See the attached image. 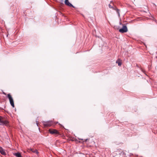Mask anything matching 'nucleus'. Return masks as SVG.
<instances>
[{
  "mask_svg": "<svg viewBox=\"0 0 157 157\" xmlns=\"http://www.w3.org/2000/svg\"><path fill=\"white\" fill-rule=\"evenodd\" d=\"M44 125L45 127H50L52 125H55L56 124L52 121H43L42 122Z\"/></svg>",
  "mask_w": 157,
  "mask_h": 157,
  "instance_id": "1",
  "label": "nucleus"
},
{
  "mask_svg": "<svg viewBox=\"0 0 157 157\" xmlns=\"http://www.w3.org/2000/svg\"><path fill=\"white\" fill-rule=\"evenodd\" d=\"M9 122L7 120L3 121V117L0 116V125H1L8 126Z\"/></svg>",
  "mask_w": 157,
  "mask_h": 157,
  "instance_id": "2",
  "label": "nucleus"
},
{
  "mask_svg": "<svg viewBox=\"0 0 157 157\" xmlns=\"http://www.w3.org/2000/svg\"><path fill=\"white\" fill-rule=\"evenodd\" d=\"M7 97L9 100L11 105L13 107H14V105L13 100L11 95L10 94H8L7 95Z\"/></svg>",
  "mask_w": 157,
  "mask_h": 157,
  "instance_id": "3",
  "label": "nucleus"
},
{
  "mask_svg": "<svg viewBox=\"0 0 157 157\" xmlns=\"http://www.w3.org/2000/svg\"><path fill=\"white\" fill-rule=\"evenodd\" d=\"M128 29L126 25H123L122 28L119 30V32L121 33H124L127 32Z\"/></svg>",
  "mask_w": 157,
  "mask_h": 157,
  "instance_id": "4",
  "label": "nucleus"
},
{
  "mask_svg": "<svg viewBox=\"0 0 157 157\" xmlns=\"http://www.w3.org/2000/svg\"><path fill=\"white\" fill-rule=\"evenodd\" d=\"M109 7L110 8H112L113 9L115 10L117 14H118V16H120V12H119V10L116 7H113L110 4L109 5Z\"/></svg>",
  "mask_w": 157,
  "mask_h": 157,
  "instance_id": "5",
  "label": "nucleus"
},
{
  "mask_svg": "<svg viewBox=\"0 0 157 157\" xmlns=\"http://www.w3.org/2000/svg\"><path fill=\"white\" fill-rule=\"evenodd\" d=\"M49 132L52 134H58V132L57 130L55 129H49Z\"/></svg>",
  "mask_w": 157,
  "mask_h": 157,
  "instance_id": "6",
  "label": "nucleus"
},
{
  "mask_svg": "<svg viewBox=\"0 0 157 157\" xmlns=\"http://www.w3.org/2000/svg\"><path fill=\"white\" fill-rule=\"evenodd\" d=\"M0 152L2 154L4 155L6 154V153L4 150L1 147H0Z\"/></svg>",
  "mask_w": 157,
  "mask_h": 157,
  "instance_id": "7",
  "label": "nucleus"
},
{
  "mask_svg": "<svg viewBox=\"0 0 157 157\" xmlns=\"http://www.w3.org/2000/svg\"><path fill=\"white\" fill-rule=\"evenodd\" d=\"M65 3L66 5L69 6L70 7H74L73 5H72L69 2L68 0L66 2H65Z\"/></svg>",
  "mask_w": 157,
  "mask_h": 157,
  "instance_id": "8",
  "label": "nucleus"
},
{
  "mask_svg": "<svg viewBox=\"0 0 157 157\" xmlns=\"http://www.w3.org/2000/svg\"><path fill=\"white\" fill-rule=\"evenodd\" d=\"M16 157H22L21 154L19 152L15 153L14 154Z\"/></svg>",
  "mask_w": 157,
  "mask_h": 157,
  "instance_id": "9",
  "label": "nucleus"
},
{
  "mask_svg": "<svg viewBox=\"0 0 157 157\" xmlns=\"http://www.w3.org/2000/svg\"><path fill=\"white\" fill-rule=\"evenodd\" d=\"M30 150L33 153H36V154H37L38 153V152L37 150L36 149L34 150L31 148L30 149Z\"/></svg>",
  "mask_w": 157,
  "mask_h": 157,
  "instance_id": "10",
  "label": "nucleus"
},
{
  "mask_svg": "<svg viewBox=\"0 0 157 157\" xmlns=\"http://www.w3.org/2000/svg\"><path fill=\"white\" fill-rule=\"evenodd\" d=\"M116 63H118V66H121L122 64L121 62L118 60L116 61Z\"/></svg>",
  "mask_w": 157,
  "mask_h": 157,
  "instance_id": "11",
  "label": "nucleus"
},
{
  "mask_svg": "<svg viewBox=\"0 0 157 157\" xmlns=\"http://www.w3.org/2000/svg\"><path fill=\"white\" fill-rule=\"evenodd\" d=\"M36 124L37 125V126H38V121H36Z\"/></svg>",
  "mask_w": 157,
  "mask_h": 157,
  "instance_id": "12",
  "label": "nucleus"
},
{
  "mask_svg": "<svg viewBox=\"0 0 157 157\" xmlns=\"http://www.w3.org/2000/svg\"><path fill=\"white\" fill-rule=\"evenodd\" d=\"M68 0H65V2H67V1H68Z\"/></svg>",
  "mask_w": 157,
  "mask_h": 157,
  "instance_id": "13",
  "label": "nucleus"
},
{
  "mask_svg": "<svg viewBox=\"0 0 157 157\" xmlns=\"http://www.w3.org/2000/svg\"><path fill=\"white\" fill-rule=\"evenodd\" d=\"M3 94H6L4 93H3Z\"/></svg>",
  "mask_w": 157,
  "mask_h": 157,
  "instance_id": "14",
  "label": "nucleus"
},
{
  "mask_svg": "<svg viewBox=\"0 0 157 157\" xmlns=\"http://www.w3.org/2000/svg\"><path fill=\"white\" fill-rule=\"evenodd\" d=\"M58 123V122H56V124H57V123Z\"/></svg>",
  "mask_w": 157,
  "mask_h": 157,
  "instance_id": "15",
  "label": "nucleus"
},
{
  "mask_svg": "<svg viewBox=\"0 0 157 157\" xmlns=\"http://www.w3.org/2000/svg\"><path fill=\"white\" fill-rule=\"evenodd\" d=\"M142 71L143 72H144V71H143V70H142Z\"/></svg>",
  "mask_w": 157,
  "mask_h": 157,
  "instance_id": "16",
  "label": "nucleus"
}]
</instances>
